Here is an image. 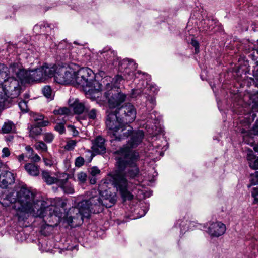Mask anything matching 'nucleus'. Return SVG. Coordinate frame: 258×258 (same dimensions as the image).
<instances>
[{
    "mask_svg": "<svg viewBox=\"0 0 258 258\" xmlns=\"http://www.w3.org/2000/svg\"><path fill=\"white\" fill-rule=\"evenodd\" d=\"M8 196L11 203H13V208L15 211V217L19 222H24L30 216L40 217L44 220L52 218L58 222L63 215L62 209L66 204L59 200L57 206L48 205L46 202L42 200H35V194L28 189L22 187L14 195Z\"/></svg>",
    "mask_w": 258,
    "mask_h": 258,
    "instance_id": "f257e3e1",
    "label": "nucleus"
},
{
    "mask_svg": "<svg viewBox=\"0 0 258 258\" xmlns=\"http://www.w3.org/2000/svg\"><path fill=\"white\" fill-rule=\"evenodd\" d=\"M117 169L110 172L104 178L101 185L110 184L118 190L123 200H131L133 195L128 191V181L127 178L134 179L140 174L138 162L140 160L139 153L130 150L127 146H122L114 152Z\"/></svg>",
    "mask_w": 258,
    "mask_h": 258,
    "instance_id": "f03ea898",
    "label": "nucleus"
},
{
    "mask_svg": "<svg viewBox=\"0 0 258 258\" xmlns=\"http://www.w3.org/2000/svg\"><path fill=\"white\" fill-rule=\"evenodd\" d=\"M137 68V64L128 58L124 59L119 62L118 69L122 75L115 76L111 83L105 85L104 96L110 108L115 107L125 100L126 96L123 93L116 92L117 91L115 89L119 88V85L122 80H132L136 77L135 71Z\"/></svg>",
    "mask_w": 258,
    "mask_h": 258,
    "instance_id": "7ed1b4c3",
    "label": "nucleus"
},
{
    "mask_svg": "<svg viewBox=\"0 0 258 258\" xmlns=\"http://www.w3.org/2000/svg\"><path fill=\"white\" fill-rule=\"evenodd\" d=\"M9 71L15 74L16 77L22 82L30 83L37 81L43 82L53 77L55 69L45 64L37 69L28 71L23 68L21 63L14 62L10 65Z\"/></svg>",
    "mask_w": 258,
    "mask_h": 258,
    "instance_id": "20e7f679",
    "label": "nucleus"
},
{
    "mask_svg": "<svg viewBox=\"0 0 258 258\" xmlns=\"http://www.w3.org/2000/svg\"><path fill=\"white\" fill-rule=\"evenodd\" d=\"M104 180L103 179L99 185V190L92 189L88 193L89 199L83 200L78 204V208L75 209L78 213L77 217H80L82 220L83 217H88L90 214L99 213L103 209V201L101 197V193L103 191H106L107 188L110 184H104L101 187V185Z\"/></svg>",
    "mask_w": 258,
    "mask_h": 258,
    "instance_id": "39448f33",
    "label": "nucleus"
},
{
    "mask_svg": "<svg viewBox=\"0 0 258 258\" xmlns=\"http://www.w3.org/2000/svg\"><path fill=\"white\" fill-rule=\"evenodd\" d=\"M4 64L0 63V107L10 99L17 98L21 92L20 82Z\"/></svg>",
    "mask_w": 258,
    "mask_h": 258,
    "instance_id": "423d86ee",
    "label": "nucleus"
},
{
    "mask_svg": "<svg viewBox=\"0 0 258 258\" xmlns=\"http://www.w3.org/2000/svg\"><path fill=\"white\" fill-rule=\"evenodd\" d=\"M73 84L81 87L86 95L96 97L102 85L95 79V74L88 68H82L74 73Z\"/></svg>",
    "mask_w": 258,
    "mask_h": 258,
    "instance_id": "0eeeda50",
    "label": "nucleus"
},
{
    "mask_svg": "<svg viewBox=\"0 0 258 258\" xmlns=\"http://www.w3.org/2000/svg\"><path fill=\"white\" fill-rule=\"evenodd\" d=\"M105 124L108 135L116 141H121L128 137L132 131V127L125 124L121 121L115 110L114 112H106Z\"/></svg>",
    "mask_w": 258,
    "mask_h": 258,
    "instance_id": "6e6552de",
    "label": "nucleus"
},
{
    "mask_svg": "<svg viewBox=\"0 0 258 258\" xmlns=\"http://www.w3.org/2000/svg\"><path fill=\"white\" fill-rule=\"evenodd\" d=\"M150 90L153 93L158 91L156 86L148 84L144 80H140L136 88L132 90L131 97L135 98L139 95H143L146 98V103L148 109H152L156 105V101L154 97L147 95V91Z\"/></svg>",
    "mask_w": 258,
    "mask_h": 258,
    "instance_id": "1a4fd4ad",
    "label": "nucleus"
},
{
    "mask_svg": "<svg viewBox=\"0 0 258 258\" xmlns=\"http://www.w3.org/2000/svg\"><path fill=\"white\" fill-rule=\"evenodd\" d=\"M119 117L125 124L129 125L136 119L137 111L135 106L130 103H125L115 110Z\"/></svg>",
    "mask_w": 258,
    "mask_h": 258,
    "instance_id": "9d476101",
    "label": "nucleus"
},
{
    "mask_svg": "<svg viewBox=\"0 0 258 258\" xmlns=\"http://www.w3.org/2000/svg\"><path fill=\"white\" fill-rule=\"evenodd\" d=\"M55 71L53 76L55 81L59 84H73L74 73L73 70H68L67 68L56 65L52 66Z\"/></svg>",
    "mask_w": 258,
    "mask_h": 258,
    "instance_id": "9b49d317",
    "label": "nucleus"
},
{
    "mask_svg": "<svg viewBox=\"0 0 258 258\" xmlns=\"http://www.w3.org/2000/svg\"><path fill=\"white\" fill-rule=\"evenodd\" d=\"M207 232L212 237H218L224 234L226 227L221 222L216 221L207 224Z\"/></svg>",
    "mask_w": 258,
    "mask_h": 258,
    "instance_id": "f8f14e48",
    "label": "nucleus"
},
{
    "mask_svg": "<svg viewBox=\"0 0 258 258\" xmlns=\"http://www.w3.org/2000/svg\"><path fill=\"white\" fill-rule=\"evenodd\" d=\"M100 53L107 64L110 66V68H112V66H119V62L121 61H119L115 52L109 48H104L100 51Z\"/></svg>",
    "mask_w": 258,
    "mask_h": 258,
    "instance_id": "ddd939ff",
    "label": "nucleus"
},
{
    "mask_svg": "<svg viewBox=\"0 0 258 258\" xmlns=\"http://www.w3.org/2000/svg\"><path fill=\"white\" fill-rule=\"evenodd\" d=\"M130 136H131V138L127 145H123V146H127L130 150H132L131 148L137 147L142 142L144 137V133L142 131H134L132 128V131L128 137Z\"/></svg>",
    "mask_w": 258,
    "mask_h": 258,
    "instance_id": "4468645a",
    "label": "nucleus"
},
{
    "mask_svg": "<svg viewBox=\"0 0 258 258\" xmlns=\"http://www.w3.org/2000/svg\"><path fill=\"white\" fill-rule=\"evenodd\" d=\"M91 149L96 154H104L106 152L105 140L101 136H97L92 141Z\"/></svg>",
    "mask_w": 258,
    "mask_h": 258,
    "instance_id": "2eb2a0df",
    "label": "nucleus"
},
{
    "mask_svg": "<svg viewBox=\"0 0 258 258\" xmlns=\"http://www.w3.org/2000/svg\"><path fill=\"white\" fill-rule=\"evenodd\" d=\"M69 175L66 173H62L59 177L57 185L59 186L65 194H73L74 189L72 184L68 181Z\"/></svg>",
    "mask_w": 258,
    "mask_h": 258,
    "instance_id": "dca6fc26",
    "label": "nucleus"
},
{
    "mask_svg": "<svg viewBox=\"0 0 258 258\" xmlns=\"http://www.w3.org/2000/svg\"><path fill=\"white\" fill-rule=\"evenodd\" d=\"M15 182L14 174L8 171H3L0 174V187L2 188H6L9 185L13 184Z\"/></svg>",
    "mask_w": 258,
    "mask_h": 258,
    "instance_id": "f3484780",
    "label": "nucleus"
},
{
    "mask_svg": "<svg viewBox=\"0 0 258 258\" xmlns=\"http://www.w3.org/2000/svg\"><path fill=\"white\" fill-rule=\"evenodd\" d=\"M69 103L76 114H81L88 109V106L84 102L80 101L78 99L75 100H69Z\"/></svg>",
    "mask_w": 258,
    "mask_h": 258,
    "instance_id": "a211bd4d",
    "label": "nucleus"
},
{
    "mask_svg": "<svg viewBox=\"0 0 258 258\" xmlns=\"http://www.w3.org/2000/svg\"><path fill=\"white\" fill-rule=\"evenodd\" d=\"M159 116L157 112L154 111L150 113L147 117V124L146 127H149V129L151 128L152 130H154V127H156V124L159 123Z\"/></svg>",
    "mask_w": 258,
    "mask_h": 258,
    "instance_id": "6ab92c4d",
    "label": "nucleus"
},
{
    "mask_svg": "<svg viewBox=\"0 0 258 258\" xmlns=\"http://www.w3.org/2000/svg\"><path fill=\"white\" fill-rule=\"evenodd\" d=\"M216 20L212 19H204L201 22L203 26V30L205 31H212L216 25Z\"/></svg>",
    "mask_w": 258,
    "mask_h": 258,
    "instance_id": "aec40b11",
    "label": "nucleus"
},
{
    "mask_svg": "<svg viewBox=\"0 0 258 258\" xmlns=\"http://www.w3.org/2000/svg\"><path fill=\"white\" fill-rule=\"evenodd\" d=\"M16 126L14 123L10 120H8L4 122L0 132L2 134H9L15 132Z\"/></svg>",
    "mask_w": 258,
    "mask_h": 258,
    "instance_id": "412c9836",
    "label": "nucleus"
},
{
    "mask_svg": "<svg viewBox=\"0 0 258 258\" xmlns=\"http://www.w3.org/2000/svg\"><path fill=\"white\" fill-rule=\"evenodd\" d=\"M25 169L30 175L36 176L39 174L38 166L33 163L26 164L25 166Z\"/></svg>",
    "mask_w": 258,
    "mask_h": 258,
    "instance_id": "4be33fe9",
    "label": "nucleus"
},
{
    "mask_svg": "<svg viewBox=\"0 0 258 258\" xmlns=\"http://www.w3.org/2000/svg\"><path fill=\"white\" fill-rule=\"evenodd\" d=\"M42 179L45 181V182L47 184L50 185L53 183H56L57 184V182L58 181L59 178H57L52 177L48 171H43L42 173Z\"/></svg>",
    "mask_w": 258,
    "mask_h": 258,
    "instance_id": "5701e85b",
    "label": "nucleus"
},
{
    "mask_svg": "<svg viewBox=\"0 0 258 258\" xmlns=\"http://www.w3.org/2000/svg\"><path fill=\"white\" fill-rule=\"evenodd\" d=\"M103 206L106 208L112 207L116 202V196L114 195H109V197L103 200Z\"/></svg>",
    "mask_w": 258,
    "mask_h": 258,
    "instance_id": "b1692460",
    "label": "nucleus"
},
{
    "mask_svg": "<svg viewBox=\"0 0 258 258\" xmlns=\"http://www.w3.org/2000/svg\"><path fill=\"white\" fill-rule=\"evenodd\" d=\"M61 119L62 121L59 123H57L54 126V130L58 132L60 135L64 134L66 132L64 125L68 119V117L67 116H64L62 117Z\"/></svg>",
    "mask_w": 258,
    "mask_h": 258,
    "instance_id": "393cba45",
    "label": "nucleus"
},
{
    "mask_svg": "<svg viewBox=\"0 0 258 258\" xmlns=\"http://www.w3.org/2000/svg\"><path fill=\"white\" fill-rule=\"evenodd\" d=\"M42 130L37 123L32 125L29 131V135L32 138H35L36 136L40 135Z\"/></svg>",
    "mask_w": 258,
    "mask_h": 258,
    "instance_id": "a878e982",
    "label": "nucleus"
},
{
    "mask_svg": "<svg viewBox=\"0 0 258 258\" xmlns=\"http://www.w3.org/2000/svg\"><path fill=\"white\" fill-rule=\"evenodd\" d=\"M43 95L48 99L52 100L54 95L53 94L52 89L49 86H45L42 90Z\"/></svg>",
    "mask_w": 258,
    "mask_h": 258,
    "instance_id": "bb28decb",
    "label": "nucleus"
},
{
    "mask_svg": "<svg viewBox=\"0 0 258 258\" xmlns=\"http://www.w3.org/2000/svg\"><path fill=\"white\" fill-rule=\"evenodd\" d=\"M88 108L89 107H88ZM87 112V116L89 120H94L96 118L97 115L98 113V111L97 109L93 108L91 110L88 109L85 111Z\"/></svg>",
    "mask_w": 258,
    "mask_h": 258,
    "instance_id": "cd10ccee",
    "label": "nucleus"
},
{
    "mask_svg": "<svg viewBox=\"0 0 258 258\" xmlns=\"http://www.w3.org/2000/svg\"><path fill=\"white\" fill-rule=\"evenodd\" d=\"M46 27H49V25L48 24H37L35 25L33 30L36 33L42 34V33L45 32L44 29L46 28Z\"/></svg>",
    "mask_w": 258,
    "mask_h": 258,
    "instance_id": "c85d7f7f",
    "label": "nucleus"
},
{
    "mask_svg": "<svg viewBox=\"0 0 258 258\" xmlns=\"http://www.w3.org/2000/svg\"><path fill=\"white\" fill-rule=\"evenodd\" d=\"M53 113L55 115H66L70 113V110L67 107H62L55 109L53 111Z\"/></svg>",
    "mask_w": 258,
    "mask_h": 258,
    "instance_id": "c756f323",
    "label": "nucleus"
},
{
    "mask_svg": "<svg viewBox=\"0 0 258 258\" xmlns=\"http://www.w3.org/2000/svg\"><path fill=\"white\" fill-rule=\"evenodd\" d=\"M248 160L249 165L250 168H251L253 169H258V158H253L252 159H250V156H248Z\"/></svg>",
    "mask_w": 258,
    "mask_h": 258,
    "instance_id": "7c9ffc66",
    "label": "nucleus"
},
{
    "mask_svg": "<svg viewBox=\"0 0 258 258\" xmlns=\"http://www.w3.org/2000/svg\"><path fill=\"white\" fill-rule=\"evenodd\" d=\"M35 147L37 150H40L42 152L47 151V146L43 141L38 142L35 145Z\"/></svg>",
    "mask_w": 258,
    "mask_h": 258,
    "instance_id": "2f4dec72",
    "label": "nucleus"
},
{
    "mask_svg": "<svg viewBox=\"0 0 258 258\" xmlns=\"http://www.w3.org/2000/svg\"><path fill=\"white\" fill-rule=\"evenodd\" d=\"M77 181L81 184L84 183L86 180L87 176V174L83 172H79L77 174Z\"/></svg>",
    "mask_w": 258,
    "mask_h": 258,
    "instance_id": "473e14b6",
    "label": "nucleus"
},
{
    "mask_svg": "<svg viewBox=\"0 0 258 258\" xmlns=\"http://www.w3.org/2000/svg\"><path fill=\"white\" fill-rule=\"evenodd\" d=\"M31 119L35 122L42 121L44 119V116L36 113H31L30 114Z\"/></svg>",
    "mask_w": 258,
    "mask_h": 258,
    "instance_id": "72a5a7b5",
    "label": "nucleus"
},
{
    "mask_svg": "<svg viewBox=\"0 0 258 258\" xmlns=\"http://www.w3.org/2000/svg\"><path fill=\"white\" fill-rule=\"evenodd\" d=\"M20 109L23 112H27L28 110L27 106V102L25 100H22L18 103Z\"/></svg>",
    "mask_w": 258,
    "mask_h": 258,
    "instance_id": "f704fd0d",
    "label": "nucleus"
},
{
    "mask_svg": "<svg viewBox=\"0 0 258 258\" xmlns=\"http://www.w3.org/2000/svg\"><path fill=\"white\" fill-rule=\"evenodd\" d=\"M76 146V142L75 140H70L67 142L64 146L65 149L68 151L72 150Z\"/></svg>",
    "mask_w": 258,
    "mask_h": 258,
    "instance_id": "c9c22d12",
    "label": "nucleus"
},
{
    "mask_svg": "<svg viewBox=\"0 0 258 258\" xmlns=\"http://www.w3.org/2000/svg\"><path fill=\"white\" fill-rule=\"evenodd\" d=\"M54 138V136L52 133H46L44 135L43 140L46 142L50 143L53 141Z\"/></svg>",
    "mask_w": 258,
    "mask_h": 258,
    "instance_id": "e433bc0d",
    "label": "nucleus"
},
{
    "mask_svg": "<svg viewBox=\"0 0 258 258\" xmlns=\"http://www.w3.org/2000/svg\"><path fill=\"white\" fill-rule=\"evenodd\" d=\"M89 173L91 176H96L98 175H99L100 173V169L96 166H93L91 168Z\"/></svg>",
    "mask_w": 258,
    "mask_h": 258,
    "instance_id": "4c0bfd02",
    "label": "nucleus"
},
{
    "mask_svg": "<svg viewBox=\"0 0 258 258\" xmlns=\"http://www.w3.org/2000/svg\"><path fill=\"white\" fill-rule=\"evenodd\" d=\"M85 163L84 158L81 156L77 157L75 162V165L77 167H80L82 166Z\"/></svg>",
    "mask_w": 258,
    "mask_h": 258,
    "instance_id": "58836bf2",
    "label": "nucleus"
},
{
    "mask_svg": "<svg viewBox=\"0 0 258 258\" xmlns=\"http://www.w3.org/2000/svg\"><path fill=\"white\" fill-rule=\"evenodd\" d=\"M250 181L252 185L258 184V171L251 175Z\"/></svg>",
    "mask_w": 258,
    "mask_h": 258,
    "instance_id": "ea45409f",
    "label": "nucleus"
},
{
    "mask_svg": "<svg viewBox=\"0 0 258 258\" xmlns=\"http://www.w3.org/2000/svg\"><path fill=\"white\" fill-rule=\"evenodd\" d=\"M252 75L258 79V61H255L253 66Z\"/></svg>",
    "mask_w": 258,
    "mask_h": 258,
    "instance_id": "a19ab883",
    "label": "nucleus"
},
{
    "mask_svg": "<svg viewBox=\"0 0 258 258\" xmlns=\"http://www.w3.org/2000/svg\"><path fill=\"white\" fill-rule=\"evenodd\" d=\"M68 130L71 132L72 136H77L78 135V131L74 125H69L67 126Z\"/></svg>",
    "mask_w": 258,
    "mask_h": 258,
    "instance_id": "79ce46f5",
    "label": "nucleus"
},
{
    "mask_svg": "<svg viewBox=\"0 0 258 258\" xmlns=\"http://www.w3.org/2000/svg\"><path fill=\"white\" fill-rule=\"evenodd\" d=\"M191 44L194 47L195 51L196 53H198L199 52V42L192 39L191 41Z\"/></svg>",
    "mask_w": 258,
    "mask_h": 258,
    "instance_id": "37998d69",
    "label": "nucleus"
},
{
    "mask_svg": "<svg viewBox=\"0 0 258 258\" xmlns=\"http://www.w3.org/2000/svg\"><path fill=\"white\" fill-rule=\"evenodd\" d=\"M2 157L3 158L8 157L10 155V151L8 148L4 147L2 151Z\"/></svg>",
    "mask_w": 258,
    "mask_h": 258,
    "instance_id": "c03bdc74",
    "label": "nucleus"
},
{
    "mask_svg": "<svg viewBox=\"0 0 258 258\" xmlns=\"http://www.w3.org/2000/svg\"><path fill=\"white\" fill-rule=\"evenodd\" d=\"M29 158H30L34 162H39L40 161V157L37 154H34V153L32 155H29Z\"/></svg>",
    "mask_w": 258,
    "mask_h": 258,
    "instance_id": "a18cd8bd",
    "label": "nucleus"
},
{
    "mask_svg": "<svg viewBox=\"0 0 258 258\" xmlns=\"http://www.w3.org/2000/svg\"><path fill=\"white\" fill-rule=\"evenodd\" d=\"M37 124L41 127H44L48 125L49 123V121L45 120V121H40V122H38L37 123Z\"/></svg>",
    "mask_w": 258,
    "mask_h": 258,
    "instance_id": "49530a36",
    "label": "nucleus"
},
{
    "mask_svg": "<svg viewBox=\"0 0 258 258\" xmlns=\"http://www.w3.org/2000/svg\"><path fill=\"white\" fill-rule=\"evenodd\" d=\"M252 196L254 198L255 201L258 200V188H253V190L252 192Z\"/></svg>",
    "mask_w": 258,
    "mask_h": 258,
    "instance_id": "de8ad7c7",
    "label": "nucleus"
},
{
    "mask_svg": "<svg viewBox=\"0 0 258 258\" xmlns=\"http://www.w3.org/2000/svg\"><path fill=\"white\" fill-rule=\"evenodd\" d=\"M96 177V176H91L90 177H89L90 183L91 184H95L96 183L97 179Z\"/></svg>",
    "mask_w": 258,
    "mask_h": 258,
    "instance_id": "09e8293b",
    "label": "nucleus"
},
{
    "mask_svg": "<svg viewBox=\"0 0 258 258\" xmlns=\"http://www.w3.org/2000/svg\"><path fill=\"white\" fill-rule=\"evenodd\" d=\"M252 99L253 100V102L256 105H258V93L253 95L252 96Z\"/></svg>",
    "mask_w": 258,
    "mask_h": 258,
    "instance_id": "8fccbe9b",
    "label": "nucleus"
},
{
    "mask_svg": "<svg viewBox=\"0 0 258 258\" xmlns=\"http://www.w3.org/2000/svg\"><path fill=\"white\" fill-rule=\"evenodd\" d=\"M43 160L46 165L49 166H51L52 165V163L50 160L46 159L45 158H43Z\"/></svg>",
    "mask_w": 258,
    "mask_h": 258,
    "instance_id": "3c124183",
    "label": "nucleus"
},
{
    "mask_svg": "<svg viewBox=\"0 0 258 258\" xmlns=\"http://www.w3.org/2000/svg\"><path fill=\"white\" fill-rule=\"evenodd\" d=\"M25 149L28 153L31 154L30 155L33 154L34 153L33 149L30 146H27L25 147Z\"/></svg>",
    "mask_w": 258,
    "mask_h": 258,
    "instance_id": "603ef678",
    "label": "nucleus"
},
{
    "mask_svg": "<svg viewBox=\"0 0 258 258\" xmlns=\"http://www.w3.org/2000/svg\"><path fill=\"white\" fill-rule=\"evenodd\" d=\"M17 159L19 162L21 163L24 159V155L23 154H22L19 155L17 157Z\"/></svg>",
    "mask_w": 258,
    "mask_h": 258,
    "instance_id": "864d4df0",
    "label": "nucleus"
},
{
    "mask_svg": "<svg viewBox=\"0 0 258 258\" xmlns=\"http://www.w3.org/2000/svg\"><path fill=\"white\" fill-rule=\"evenodd\" d=\"M255 50H254V51L252 52V53H250V54L249 55V56L251 57V58L252 59V60H253V64L254 63V61H256V56H255V54H254V53H255Z\"/></svg>",
    "mask_w": 258,
    "mask_h": 258,
    "instance_id": "5fc2aeb1",
    "label": "nucleus"
},
{
    "mask_svg": "<svg viewBox=\"0 0 258 258\" xmlns=\"http://www.w3.org/2000/svg\"><path fill=\"white\" fill-rule=\"evenodd\" d=\"M87 153L88 155H90V159L89 160V162H90V161H91V160L92 159L93 157V154H92V153L90 151H89V150L87 151Z\"/></svg>",
    "mask_w": 258,
    "mask_h": 258,
    "instance_id": "6e6d98bb",
    "label": "nucleus"
},
{
    "mask_svg": "<svg viewBox=\"0 0 258 258\" xmlns=\"http://www.w3.org/2000/svg\"><path fill=\"white\" fill-rule=\"evenodd\" d=\"M14 137L13 136H10L6 138V140L7 142H10L13 140Z\"/></svg>",
    "mask_w": 258,
    "mask_h": 258,
    "instance_id": "4d7b16f0",
    "label": "nucleus"
},
{
    "mask_svg": "<svg viewBox=\"0 0 258 258\" xmlns=\"http://www.w3.org/2000/svg\"><path fill=\"white\" fill-rule=\"evenodd\" d=\"M141 210H143V213L140 215V217L145 215L148 211L147 209H145V208H144L143 209H141Z\"/></svg>",
    "mask_w": 258,
    "mask_h": 258,
    "instance_id": "13d9d810",
    "label": "nucleus"
},
{
    "mask_svg": "<svg viewBox=\"0 0 258 258\" xmlns=\"http://www.w3.org/2000/svg\"><path fill=\"white\" fill-rule=\"evenodd\" d=\"M68 221L69 224L72 223L73 222V217L72 216H70L68 218Z\"/></svg>",
    "mask_w": 258,
    "mask_h": 258,
    "instance_id": "bf43d9fd",
    "label": "nucleus"
},
{
    "mask_svg": "<svg viewBox=\"0 0 258 258\" xmlns=\"http://www.w3.org/2000/svg\"><path fill=\"white\" fill-rule=\"evenodd\" d=\"M75 248V247H73L71 246H68L66 248L67 250H72L73 248Z\"/></svg>",
    "mask_w": 258,
    "mask_h": 258,
    "instance_id": "052dcab7",
    "label": "nucleus"
},
{
    "mask_svg": "<svg viewBox=\"0 0 258 258\" xmlns=\"http://www.w3.org/2000/svg\"><path fill=\"white\" fill-rule=\"evenodd\" d=\"M253 149L255 152H258V145L253 147Z\"/></svg>",
    "mask_w": 258,
    "mask_h": 258,
    "instance_id": "680f3d73",
    "label": "nucleus"
},
{
    "mask_svg": "<svg viewBox=\"0 0 258 258\" xmlns=\"http://www.w3.org/2000/svg\"><path fill=\"white\" fill-rule=\"evenodd\" d=\"M156 153L157 154H160L161 156H163V153L161 151H156Z\"/></svg>",
    "mask_w": 258,
    "mask_h": 258,
    "instance_id": "e2e57ef3",
    "label": "nucleus"
},
{
    "mask_svg": "<svg viewBox=\"0 0 258 258\" xmlns=\"http://www.w3.org/2000/svg\"><path fill=\"white\" fill-rule=\"evenodd\" d=\"M41 36H42V38L46 37V38H47L48 37V35H45V34L42 35Z\"/></svg>",
    "mask_w": 258,
    "mask_h": 258,
    "instance_id": "0e129e2a",
    "label": "nucleus"
},
{
    "mask_svg": "<svg viewBox=\"0 0 258 258\" xmlns=\"http://www.w3.org/2000/svg\"><path fill=\"white\" fill-rule=\"evenodd\" d=\"M155 146L157 148V149H159L160 148V146L158 145H155Z\"/></svg>",
    "mask_w": 258,
    "mask_h": 258,
    "instance_id": "69168bd1",
    "label": "nucleus"
},
{
    "mask_svg": "<svg viewBox=\"0 0 258 258\" xmlns=\"http://www.w3.org/2000/svg\"><path fill=\"white\" fill-rule=\"evenodd\" d=\"M181 231L185 230V228H183L182 229V228H181Z\"/></svg>",
    "mask_w": 258,
    "mask_h": 258,
    "instance_id": "338daca9",
    "label": "nucleus"
},
{
    "mask_svg": "<svg viewBox=\"0 0 258 258\" xmlns=\"http://www.w3.org/2000/svg\"><path fill=\"white\" fill-rule=\"evenodd\" d=\"M181 226H182V227H183V226H184V224H183L182 225L180 224V226H180V227H181Z\"/></svg>",
    "mask_w": 258,
    "mask_h": 258,
    "instance_id": "774afa93",
    "label": "nucleus"
}]
</instances>
